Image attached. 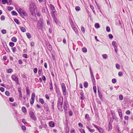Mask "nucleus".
<instances>
[{
  "instance_id": "obj_6",
  "label": "nucleus",
  "mask_w": 133,
  "mask_h": 133,
  "mask_svg": "<svg viewBox=\"0 0 133 133\" xmlns=\"http://www.w3.org/2000/svg\"><path fill=\"white\" fill-rule=\"evenodd\" d=\"M29 114L30 116V118L32 119L35 121L37 120V117L35 116L34 114L32 112H30L29 113Z\"/></svg>"
},
{
  "instance_id": "obj_13",
  "label": "nucleus",
  "mask_w": 133,
  "mask_h": 133,
  "mask_svg": "<svg viewBox=\"0 0 133 133\" xmlns=\"http://www.w3.org/2000/svg\"><path fill=\"white\" fill-rule=\"evenodd\" d=\"M55 10H52L51 12V14L52 17H54L55 16Z\"/></svg>"
},
{
  "instance_id": "obj_11",
  "label": "nucleus",
  "mask_w": 133,
  "mask_h": 133,
  "mask_svg": "<svg viewBox=\"0 0 133 133\" xmlns=\"http://www.w3.org/2000/svg\"><path fill=\"white\" fill-rule=\"evenodd\" d=\"M46 45L48 50L49 51H51L52 50V49L51 45L49 43L46 44Z\"/></svg>"
},
{
  "instance_id": "obj_40",
  "label": "nucleus",
  "mask_w": 133,
  "mask_h": 133,
  "mask_svg": "<svg viewBox=\"0 0 133 133\" xmlns=\"http://www.w3.org/2000/svg\"><path fill=\"white\" fill-rule=\"evenodd\" d=\"M8 9L9 11H10L13 9V8L12 7L9 6L8 7Z\"/></svg>"
},
{
  "instance_id": "obj_27",
  "label": "nucleus",
  "mask_w": 133,
  "mask_h": 133,
  "mask_svg": "<svg viewBox=\"0 0 133 133\" xmlns=\"http://www.w3.org/2000/svg\"><path fill=\"white\" fill-rule=\"evenodd\" d=\"M116 42L115 41H114L112 42V45L114 46V47H117L116 45Z\"/></svg>"
},
{
  "instance_id": "obj_55",
  "label": "nucleus",
  "mask_w": 133,
  "mask_h": 133,
  "mask_svg": "<svg viewBox=\"0 0 133 133\" xmlns=\"http://www.w3.org/2000/svg\"><path fill=\"white\" fill-rule=\"evenodd\" d=\"M116 68L117 69H119L120 68V66L119 64H117L116 66Z\"/></svg>"
},
{
  "instance_id": "obj_5",
  "label": "nucleus",
  "mask_w": 133,
  "mask_h": 133,
  "mask_svg": "<svg viewBox=\"0 0 133 133\" xmlns=\"http://www.w3.org/2000/svg\"><path fill=\"white\" fill-rule=\"evenodd\" d=\"M68 103L67 101H65L63 104V108L65 113H67L68 111Z\"/></svg>"
},
{
  "instance_id": "obj_15",
  "label": "nucleus",
  "mask_w": 133,
  "mask_h": 133,
  "mask_svg": "<svg viewBox=\"0 0 133 133\" xmlns=\"http://www.w3.org/2000/svg\"><path fill=\"white\" fill-rule=\"evenodd\" d=\"M86 128L89 130V131L91 132H93L94 131V129H91L88 126H86Z\"/></svg>"
},
{
  "instance_id": "obj_36",
  "label": "nucleus",
  "mask_w": 133,
  "mask_h": 133,
  "mask_svg": "<svg viewBox=\"0 0 133 133\" xmlns=\"http://www.w3.org/2000/svg\"><path fill=\"white\" fill-rule=\"evenodd\" d=\"M95 27L96 28H99L100 27L99 24L98 23H96L95 24Z\"/></svg>"
},
{
  "instance_id": "obj_63",
  "label": "nucleus",
  "mask_w": 133,
  "mask_h": 133,
  "mask_svg": "<svg viewBox=\"0 0 133 133\" xmlns=\"http://www.w3.org/2000/svg\"><path fill=\"white\" fill-rule=\"evenodd\" d=\"M42 79L44 81H45L46 80V78L45 76L44 75H43L42 77Z\"/></svg>"
},
{
  "instance_id": "obj_23",
  "label": "nucleus",
  "mask_w": 133,
  "mask_h": 133,
  "mask_svg": "<svg viewBox=\"0 0 133 133\" xmlns=\"http://www.w3.org/2000/svg\"><path fill=\"white\" fill-rule=\"evenodd\" d=\"M22 110L24 113H25L26 112V108L24 107H22Z\"/></svg>"
},
{
  "instance_id": "obj_4",
  "label": "nucleus",
  "mask_w": 133,
  "mask_h": 133,
  "mask_svg": "<svg viewBox=\"0 0 133 133\" xmlns=\"http://www.w3.org/2000/svg\"><path fill=\"white\" fill-rule=\"evenodd\" d=\"M11 78L12 80L15 81L17 84L19 85L20 83L19 82L18 77L16 76L15 74L12 75L11 76Z\"/></svg>"
},
{
  "instance_id": "obj_28",
  "label": "nucleus",
  "mask_w": 133,
  "mask_h": 133,
  "mask_svg": "<svg viewBox=\"0 0 133 133\" xmlns=\"http://www.w3.org/2000/svg\"><path fill=\"white\" fill-rule=\"evenodd\" d=\"M11 14L12 15L17 16V14L14 11H13L11 12Z\"/></svg>"
},
{
  "instance_id": "obj_41",
  "label": "nucleus",
  "mask_w": 133,
  "mask_h": 133,
  "mask_svg": "<svg viewBox=\"0 0 133 133\" xmlns=\"http://www.w3.org/2000/svg\"><path fill=\"white\" fill-rule=\"evenodd\" d=\"M2 3L3 4H5L6 3H7V0H2Z\"/></svg>"
},
{
  "instance_id": "obj_25",
  "label": "nucleus",
  "mask_w": 133,
  "mask_h": 133,
  "mask_svg": "<svg viewBox=\"0 0 133 133\" xmlns=\"http://www.w3.org/2000/svg\"><path fill=\"white\" fill-rule=\"evenodd\" d=\"M101 133H104V130L101 128H99L98 130Z\"/></svg>"
},
{
  "instance_id": "obj_52",
  "label": "nucleus",
  "mask_w": 133,
  "mask_h": 133,
  "mask_svg": "<svg viewBox=\"0 0 133 133\" xmlns=\"http://www.w3.org/2000/svg\"><path fill=\"white\" fill-rule=\"evenodd\" d=\"M69 22L70 23V24L72 25L73 24V22L72 19H70L69 20Z\"/></svg>"
},
{
  "instance_id": "obj_39",
  "label": "nucleus",
  "mask_w": 133,
  "mask_h": 133,
  "mask_svg": "<svg viewBox=\"0 0 133 133\" xmlns=\"http://www.w3.org/2000/svg\"><path fill=\"white\" fill-rule=\"evenodd\" d=\"M103 58L104 59H106L107 57V55L106 54H103L102 55Z\"/></svg>"
},
{
  "instance_id": "obj_31",
  "label": "nucleus",
  "mask_w": 133,
  "mask_h": 133,
  "mask_svg": "<svg viewBox=\"0 0 133 133\" xmlns=\"http://www.w3.org/2000/svg\"><path fill=\"white\" fill-rule=\"evenodd\" d=\"M28 87L26 88V94L28 95H29L30 94V91L29 89H28Z\"/></svg>"
},
{
  "instance_id": "obj_21",
  "label": "nucleus",
  "mask_w": 133,
  "mask_h": 133,
  "mask_svg": "<svg viewBox=\"0 0 133 133\" xmlns=\"http://www.w3.org/2000/svg\"><path fill=\"white\" fill-rule=\"evenodd\" d=\"M88 86V84L87 82H84V87L86 88H87Z\"/></svg>"
},
{
  "instance_id": "obj_57",
  "label": "nucleus",
  "mask_w": 133,
  "mask_h": 133,
  "mask_svg": "<svg viewBox=\"0 0 133 133\" xmlns=\"http://www.w3.org/2000/svg\"><path fill=\"white\" fill-rule=\"evenodd\" d=\"M12 51L14 52H16V47H15L12 48Z\"/></svg>"
},
{
  "instance_id": "obj_56",
  "label": "nucleus",
  "mask_w": 133,
  "mask_h": 133,
  "mask_svg": "<svg viewBox=\"0 0 133 133\" xmlns=\"http://www.w3.org/2000/svg\"><path fill=\"white\" fill-rule=\"evenodd\" d=\"M2 33L3 34H5L6 33V30L4 29H3L1 31Z\"/></svg>"
},
{
  "instance_id": "obj_44",
  "label": "nucleus",
  "mask_w": 133,
  "mask_h": 133,
  "mask_svg": "<svg viewBox=\"0 0 133 133\" xmlns=\"http://www.w3.org/2000/svg\"><path fill=\"white\" fill-rule=\"evenodd\" d=\"M1 19L2 21H4L5 19V17L4 16L2 15L1 17Z\"/></svg>"
},
{
  "instance_id": "obj_2",
  "label": "nucleus",
  "mask_w": 133,
  "mask_h": 133,
  "mask_svg": "<svg viewBox=\"0 0 133 133\" xmlns=\"http://www.w3.org/2000/svg\"><path fill=\"white\" fill-rule=\"evenodd\" d=\"M44 23L43 20L41 18L37 23V27L39 29H42L43 28Z\"/></svg>"
},
{
  "instance_id": "obj_58",
  "label": "nucleus",
  "mask_w": 133,
  "mask_h": 133,
  "mask_svg": "<svg viewBox=\"0 0 133 133\" xmlns=\"http://www.w3.org/2000/svg\"><path fill=\"white\" fill-rule=\"evenodd\" d=\"M119 114V115L120 117V118H121L122 117V113L121 111H119L118 112Z\"/></svg>"
},
{
  "instance_id": "obj_43",
  "label": "nucleus",
  "mask_w": 133,
  "mask_h": 133,
  "mask_svg": "<svg viewBox=\"0 0 133 133\" xmlns=\"http://www.w3.org/2000/svg\"><path fill=\"white\" fill-rule=\"evenodd\" d=\"M81 30L83 33L85 32V29L83 27H82L81 28Z\"/></svg>"
},
{
  "instance_id": "obj_9",
  "label": "nucleus",
  "mask_w": 133,
  "mask_h": 133,
  "mask_svg": "<svg viewBox=\"0 0 133 133\" xmlns=\"http://www.w3.org/2000/svg\"><path fill=\"white\" fill-rule=\"evenodd\" d=\"M54 85L55 86V89L56 92L57 94H58L60 93L59 90L58 88H57V86L55 83L54 84Z\"/></svg>"
},
{
  "instance_id": "obj_8",
  "label": "nucleus",
  "mask_w": 133,
  "mask_h": 133,
  "mask_svg": "<svg viewBox=\"0 0 133 133\" xmlns=\"http://www.w3.org/2000/svg\"><path fill=\"white\" fill-rule=\"evenodd\" d=\"M63 98L62 97H60L58 98L57 104H63Z\"/></svg>"
},
{
  "instance_id": "obj_35",
  "label": "nucleus",
  "mask_w": 133,
  "mask_h": 133,
  "mask_svg": "<svg viewBox=\"0 0 133 133\" xmlns=\"http://www.w3.org/2000/svg\"><path fill=\"white\" fill-rule=\"evenodd\" d=\"M14 21L18 24H19V21L16 18H15L14 19Z\"/></svg>"
},
{
  "instance_id": "obj_29",
  "label": "nucleus",
  "mask_w": 133,
  "mask_h": 133,
  "mask_svg": "<svg viewBox=\"0 0 133 133\" xmlns=\"http://www.w3.org/2000/svg\"><path fill=\"white\" fill-rule=\"evenodd\" d=\"M13 71L11 69H9L6 70V72L8 73H11Z\"/></svg>"
},
{
  "instance_id": "obj_33",
  "label": "nucleus",
  "mask_w": 133,
  "mask_h": 133,
  "mask_svg": "<svg viewBox=\"0 0 133 133\" xmlns=\"http://www.w3.org/2000/svg\"><path fill=\"white\" fill-rule=\"evenodd\" d=\"M26 35L27 37L29 38L30 39L31 38V36L30 34L29 33H27L26 34Z\"/></svg>"
},
{
  "instance_id": "obj_19",
  "label": "nucleus",
  "mask_w": 133,
  "mask_h": 133,
  "mask_svg": "<svg viewBox=\"0 0 133 133\" xmlns=\"http://www.w3.org/2000/svg\"><path fill=\"white\" fill-rule=\"evenodd\" d=\"M91 75V79L92 80V82L93 83H95V79H94V75H93V74Z\"/></svg>"
},
{
  "instance_id": "obj_18",
  "label": "nucleus",
  "mask_w": 133,
  "mask_h": 133,
  "mask_svg": "<svg viewBox=\"0 0 133 133\" xmlns=\"http://www.w3.org/2000/svg\"><path fill=\"white\" fill-rule=\"evenodd\" d=\"M49 125L51 127H53L54 126V124L53 122H50L49 123Z\"/></svg>"
},
{
  "instance_id": "obj_42",
  "label": "nucleus",
  "mask_w": 133,
  "mask_h": 133,
  "mask_svg": "<svg viewBox=\"0 0 133 133\" xmlns=\"http://www.w3.org/2000/svg\"><path fill=\"white\" fill-rule=\"evenodd\" d=\"M82 51L84 52H86L87 51V49L85 48H83L82 49Z\"/></svg>"
},
{
  "instance_id": "obj_64",
  "label": "nucleus",
  "mask_w": 133,
  "mask_h": 133,
  "mask_svg": "<svg viewBox=\"0 0 133 133\" xmlns=\"http://www.w3.org/2000/svg\"><path fill=\"white\" fill-rule=\"evenodd\" d=\"M0 90L2 92H4V89L3 87H1L0 88Z\"/></svg>"
},
{
  "instance_id": "obj_16",
  "label": "nucleus",
  "mask_w": 133,
  "mask_h": 133,
  "mask_svg": "<svg viewBox=\"0 0 133 133\" xmlns=\"http://www.w3.org/2000/svg\"><path fill=\"white\" fill-rule=\"evenodd\" d=\"M50 8L52 10H55L54 6L52 4H50Z\"/></svg>"
},
{
  "instance_id": "obj_30",
  "label": "nucleus",
  "mask_w": 133,
  "mask_h": 133,
  "mask_svg": "<svg viewBox=\"0 0 133 133\" xmlns=\"http://www.w3.org/2000/svg\"><path fill=\"white\" fill-rule=\"evenodd\" d=\"M39 101L42 104H44V101L42 98H40L39 99Z\"/></svg>"
},
{
  "instance_id": "obj_45",
  "label": "nucleus",
  "mask_w": 133,
  "mask_h": 133,
  "mask_svg": "<svg viewBox=\"0 0 133 133\" xmlns=\"http://www.w3.org/2000/svg\"><path fill=\"white\" fill-rule=\"evenodd\" d=\"M116 79L115 78H113L112 80V82L113 83H115L116 82Z\"/></svg>"
},
{
  "instance_id": "obj_38",
  "label": "nucleus",
  "mask_w": 133,
  "mask_h": 133,
  "mask_svg": "<svg viewBox=\"0 0 133 133\" xmlns=\"http://www.w3.org/2000/svg\"><path fill=\"white\" fill-rule=\"evenodd\" d=\"M9 45L11 47H13L14 46L15 44L13 42H10L9 43Z\"/></svg>"
},
{
  "instance_id": "obj_7",
  "label": "nucleus",
  "mask_w": 133,
  "mask_h": 133,
  "mask_svg": "<svg viewBox=\"0 0 133 133\" xmlns=\"http://www.w3.org/2000/svg\"><path fill=\"white\" fill-rule=\"evenodd\" d=\"M30 9L31 11H34V10H35L36 8V6L33 3L30 4Z\"/></svg>"
},
{
  "instance_id": "obj_48",
  "label": "nucleus",
  "mask_w": 133,
  "mask_h": 133,
  "mask_svg": "<svg viewBox=\"0 0 133 133\" xmlns=\"http://www.w3.org/2000/svg\"><path fill=\"white\" fill-rule=\"evenodd\" d=\"M5 94L6 96H9L10 95V93L8 91H6L5 92Z\"/></svg>"
},
{
  "instance_id": "obj_17",
  "label": "nucleus",
  "mask_w": 133,
  "mask_h": 133,
  "mask_svg": "<svg viewBox=\"0 0 133 133\" xmlns=\"http://www.w3.org/2000/svg\"><path fill=\"white\" fill-rule=\"evenodd\" d=\"M17 39L15 37H12L11 39V40L12 41L15 42H17Z\"/></svg>"
},
{
  "instance_id": "obj_1",
  "label": "nucleus",
  "mask_w": 133,
  "mask_h": 133,
  "mask_svg": "<svg viewBox=\"0 0 133 133\" xmlns=\"http://www.w3.org/2000/svg\"><path fill=\"white\" fill-rule=\"evenodd\" d=\"M16 10L22 18H24V16H28L27 13L25 12L24 8H17Z\"/></svg>"
},
{
  "instance_id": "obj_12",
  "label": "nucleus",
  "mask_w": 133,
  "mask_h": 133,
  "mask_svg": "<svg viewBox=\"0 0 133 133\" xmlns=\"http://www.w3.org/2000/svg\"><path fill=\"white\" fill-rule=\"evenodd\" d=\"M98 95L101 101L103 100L102 94L101 92H100L99 90L98 91Z\"/></svg>"
},
{
  "instance_id": "obj_62",
  "label": "nucleus",
  "mask_w": 133,
  "mask_h": 133,
  "mask_svg": "<svg viewBox=\"0 0 133 133\" xmlns=\"http://www.w3.org/2000/svg\"><path fill=\"white\" fill-rule=\"evenodd\" d=\"M22 130H26V127L24 126H22L21 127Z\"/></svg>"
},
{
  "instance_id": "obj_59",
  "label": "nucleus",
  "mask_w": 133,
  "mask_h": 133,
  "mask_svg": "<svg viewBox=\"0 0 133 133\" xmlns=\"http://www.w3.org/2000/svg\"><path fill=\"white\" fill-rule=\"evenodd\" d=\"M34 100L32 99H31V100H30V102L31 104H33L34 103Z\"/></svg>"
},
{
  "instance_id": "obj_60",
  "label": "nucleus",
  "mask_w": 133,
  "mask_h": 133,
  "mask_svg": "<svg viewBox=\"0 0 133 133\" xmlns=\"http://www.w3.org/2000/svg\"><path fill=\"white\" fill-rule=\"evenodd\" d=\"M123 75L122 72L121 71H120L118 72V75L119 76H121Z\"/></svg>"
},
{
  "instance_id": "obj_49",
  "label": "nucleus",
  "mask_w": 133,
  "mask_h": 133,
  "mask_svg": "<svg viewBox=\"0 0 133 133\" xmlns=\"http://www.w3.org/2000/svg\"><path fill=\"white\" fill-rule=\"evenodd\" d=\"M93 90L95 93H96V86H94L93 87Z\"/></svg>"
},
{
  "instance_id": "obj_34",
  "label": "nucleus",
  "mask_w": 133,
  "mask_h": 133,
  "mask_svg": "<svg viewBox=\"0 0 133 133\" xmlns=\"http://www.w3.org/2000/svg\"><path fill=\"white\" fill-rule=\"evenodd\" d=\"M52 17L54 19L55 22L57 24L58 21L57 19L56 18L55 16L54 17Z\"/></svg>"
},
{
  "instance_id": "obj_53",
  "label": "nucleus",
  "mask_w": 133,
  "mask_h": 133,
  "mask_svg": "<svg viewBox=\"0 0 133 133\" xmlns=\"http://www.w3.org/2000/svg\"><path fill=\"white\" fill-rule=\"evenodd\" d=\"M44 108L45 109L47 108L48 107V105L46 104V103L44 104Z\"/></svg>"
},
{
  "instance_id": "obj_47",
  "label": "nucleus",
  "mask_w": 133,
  "mask_h": 133,
  "mask_svg": "<svg viewBox=\"0 0 133 133\" xmlns=\"http://www.w3.org/2000/svg\"><path fill=\"white\" fill-rule=\"evenodd\" d=\"M106 31L107 32H109L110 31V27L109 26H107L106 27Z\"/></svg>"
},
{
  "instance_id": "obj_3",
  "label": "nucleus",
  "mask_w": 133,
  "mask_h": 133,
  "mask_svg": "<svg viewBox=\"0 0 133 133\" xmlns=\"http://www.w3.org/2000/svg\"><path fill=\"white\" fill-rule=\"evenodd\" d=\"M61 87L63 95L64 96H66L67 94V91L65 85L64 83H62L61 84Z\"/></svg>"
},
{
  "instance_id": "obj_46",
  "label": "nucleus",
  "mask_w": 133,
  "mask_h": 133,
  "mask_svg": "<svg viewBox=\"0 0 133 133\" xmlns=\"http://www.w3.org/2000/svg\"><path fill=\"white\" fill-rule=\"evenodd\" d=\"M9 100L11 102H13L14 101V99L12 97H11L9 98Z\"/></svg>"
},
{
  "instance_id": "obj_24",
  "label": "nucleus",
  "mask_w": 133,
  "mask_h": 133,
  "mask_svg": "<svg viewBox=\"0 0 133 133\" xmlns=\"http://www.w3.org/2000/svg\"><path fill=\"white\" fill-rule=\"evenodd\" d=\"M108 127L110 130H111L112 129V124L110 122H109Z\"/></svg>"
},
{
  "instance_id": "obj_32",
  "label": "nucleus",
  "mask_w": 133,
  "mask_h": 133,
  "mask_svg": "<svg viewBox=\"0 0 133 133\" xmlns=\"http://www.w3.org/2000/svg\"><path fill=\"white\" fill-rule=\"evenodd\" d=\"M75 9L76 11H79L80 10L81 8L79 6H76L75 8Z\"/></svg>"
},
{
  "instance_id": "obj_14",
  "label": "nucleus",
  "mask_w": 133,
  "mask_h": 133,
  "mask_svg": "<svg viewBox=\"0 0 133 133\" xmlns=\"http://www.w3.org/2000/svg\"><path fill=\"white\" fill-rule=\"evenodd\" d=\"M50 89L51 90H53L52 87V83L51 81L50 82V84L49 85Z\"/></svg>"
},
{
  "instance_id": "obj_37",
  "label": "nucleus",
  "mask_w": 133,
  "mask_h": 133,
  "mask_svg": "<svg viewBox=\"0 0 133 133\" xmlns=\"http://www.w3.org/2000/svg\"><path fill=\"white\" fill-rule=\"evenodd\" d=\"M79 130L81 133H85L84 130L82 129H79Z\"/></svg>"
},
{
  "instance_id": "obj_61",
  "label": "nucleus",
  "mask_w": 133,
  "mask_h": 133,
  "mask_svg": "<svg viewBox=\"0 0 133 133\" xmlns=\"http://www.w3.org/2000/svg\"><path fill=\"white\" fill-rule=\"evenodd\" d=\"M108 36L109 38L110 39H112L113 38V36L111 34H109L108 35Z\"/></svg>"
},
{
  "instance_id": "obj_51",
  "label": "nucleus",
  "mask_w": 133,
  "mask_h": 133,
  "mask_svg": "<svg viewBox=\"0 0 133 133\" xmlns=\"http://www.w3.org/2000/svg\"><path fill=\"white\" fill-rule=\"evenodd\" d=\"M12 3V1L11 0H10L9 2H7V4L9 5H11Z\"/></svg>"
},
{
  "instance_id": "obj_22",
  "label": "nucleus",
  "mask_w": 133,
  "mask_h": 133,
  "mask_svg": "<svg viewBox=\"0 0 133 133\" xmlns=\"http://www.w3.org/2000/svg\"><path fill=\"white\" fill-rule=\"evenodd\" d=\"M35 94L34 93H33L32 94L31 99L35 100Z\"/></svg>"
},
{
  "instance_id": "obj_20",
  "label": "nucleus",
  "mask_w": 133,
  "mask_h": 133,
  "mask_svg": "<svg viewBox=\"0 0 133 133\" xmlns=\"http://www.w3.org/2000/svg\"><path fill=\"white\" fill-rule=\"evenodd\" d=\"M85 118H86L88 121L90 120V117H89V115L88 114H85Z\"/></svg>"
},
{
  "instance_id": "obj_50",
  "label": "nucleus",
  "mask_w": 133,
  "mask_h": 133,
  "mask_svg": "<svg viewBox=\"0 0 133 133\" xmlns=\"http://www.w3.org/2000/svg\"><path fill=\"white\" fill-rule=\"evenodd\" d=\"M119 98L121 100H122L123 99V96L121 95H120L119 96Z\"/></svg>"
},
{
  "instance_id": "obj_10",
  "label": "nucleus",
  "mask_w": 133,
  "mask_h": 133,
  "mask_svg": "<svg viewBox=\"0 0 133 133\" xmlns=\"http://www.w3.org/2000/svg\"><path fill=\"white\" fill-rule=\"evenodd\" d=\"M63 104H57V107L59 110H63L62 109V107Z\"/></svg>"
},
{
  "instance_id": "obj_26",
  "label": "nucleus",
  "mask_w": 133,
  "mask_h": 133,
  "mask_svg": "<svg viewBox=\"0 0 133 133\" xmlns=\"http://www.w3.org/2000/svg\"><path fill=\"white\" fill-rule=\"evenodd\" d=\"M20 29L21 31L23 32H24L26 31L25 29L23 27H21L20 28Z\"/></svg>"
},
{
  "instance_id": "obj_54",
  "label": "nucleus",
  "mask_w": 133,
  "mask_h": 133,
  "mask_svg": "<svg viewBox=\"0 0 133 133\" xmlns=\"http://www.w3.org/2000/svg\"><path fill=\"white\" fill-rule=\"evenodd\" d=\"M42 12L43 13L45 12V10L44 8L43 7L42 8Z\"/></svg>"
}]
</instances>
